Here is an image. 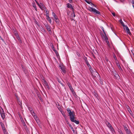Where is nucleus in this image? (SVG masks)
<instances>
[{
	"label": "nucleus",
	"mask_w": 134,
	"mask_h": 134,
	"mask_svg": "<svg viewBox=\"0 0 134 134\" xmlns=\"http://www.w3.org/2000/svg\"><path fill=\"white\" fill-rule=\"evenodd\" d=\"M33 116L34 117V118L35 119V120L37 122V123H38L39 122V121L38 119V118L37 117V116L36 115V114L35 113H34V114H33Z\"/></svg>",
	"instance_id": "obj_7"
},
{
	"label": "nucleus",
	"mask_w": 134,
	"mask_h": 134,
	"mask_svg": "<svg viewBox=\"0 0 134 134\" xmlns=\"http://www.w3.org/2000/svg\"><path fill=\"white\" fill-rule=\"evenodd\" d=\"M47 11H46V16L47 17V19L49 18H50L49 16V14L48 12H47Z\"/></svg>",
	"instance_id": "obj_30"
},
{
	"label": "nucleus",
	"mask_w": 134,
	"mask_h": 134,
	"mask_svg": "<svg viewBox=\"0 0 134 134\" xmlns=\"http://www.w3.org/2000/svg\"><path fill=\"white\" fill-rule=\"evenodd\" d=\"M39 7L41 9H42V8L43 7V5L42 3H40V4H39V5H38Z\"/></svg>",
	"instance_id": "obj_28"
},
{
	"label": "nucleus",
	"mask_w": 134,
	"mask_h": 134,
	"mask_svg": "<svg viewBox=\"0 0 134 134\" xmlns=\"http://www.w3.org/2000/svg\"><path fill=\"white\" fill-rule=\"evenodd\" d=\"M47 19V20L49 21V22L51 24V19H50V18H48Z\"/></svg>",
	"instance_id": "obj_35"
},
{
	"label": "nucleus",
	"mask_w": 134,
	"mask_h": 134,
	"mask_svg": "<svg viewBox=\"0 0 134 134\" xmlns=\"http://www.w3.org/2000/svg\"><path fill=\"white\" fill-rule=\"evenodd\" d=\"M84 59L85 60V62H86L87 61H88L87 57H84Z\"/></svg>",
	"instance_id": "obj_37"
},
{
	"label": "nucleus",
	"mask_w": 134,
	"mask_h": 134,
	"mask_svg": "<svg viewBox=\"0 0 134 134\" xmlns=\"http://www.w3.org/2000/svg\"><path fill=\"white\" fill-rule=\"evenodd\" d=\"M22 67L23 68V70L24 71V68L23 67V66H22Z\"/></svg>",
	"instance_id": "obj_53"
},
{
	"label": "nucleus",
	"mask_w": 134,
	"mask_h": 134,
	"mask_svg": "<svg viewBox=\"0 0 134 134\" xmlns=\"http://www.w3.org/2000/svg\"><path fill=\"white\" fill-rule=\"evenodd\" d=\"M53 50H55V49H54V48H53Z\"/></svg>",
	"instance_id": "obj_57"
},
{
	"label": "nucleus",
	"mask_w": 134,
	"mask_h": 134,
	"mask_svg": "<svg viewBox=\"0 0 134 134\" xmlns=\"http://www.w3.org/2000/svg\"><path fill=\"white\" fill-rule=\"evenodd\" d=\"M119 21L120 23L122 25V26H123V27H124L125 26V25H124V23L122 21L121 19Z\"/></svg>",
	"instance_id": "obj_24"
},
{
	"label": "nucleus",
	"mask_w": 134,
	"mask_h": 134,
	"mask_svg": "<svg viewBox=\"0 0 134 134\" xmlns=\"http://www.w3.org/2000/svg\"><path fill=\"white\" fill-rule=\"evenodd\" d=\"M16 37L17 39L19 41V42H21V43L22 42V41L21 40V39L19 35H17L16 36Z\"/></svg>",
	"instance_id": "obj_22"
},
{
	"label": "nucleus",
	"mask_w": 134,
	"mask_h": 134,
	"mask_svg": "<svg viewBox=\"0 0 134 134\" xmlns=\"http://www.w3.org/2000/svg\"><path fill=\"white\" fill-rule=\"evenodd\" d=\"M28 108L29 110H30L31 114L33 116V114L35 113L34 111H32V108L30 106L28 107Z\"/></svg>",
	"instance_id": "obj_11"
},
{
	"label": "nucleus",
	"mask_w": 134,
	"mask_h": 134,
	"mask_svg": "<svg viewBox=\"0 0 134 134\" xmlns=\"http://www.w3.org/2000/svg\"><path fill=\"white\" fill-rule=\"evenodd\" d=\"M52 15L54 17V18L55 20L57 19V18H58L57 16L53 12L52 13Z\"/></svg>",
	"instance_id": "obj_18"
},
{
	"label": "nucleus",
	"mask_w": 134,
	"mask_h": 134,
	"mask_svg": "<svg viewBox=\"0 0 134 134\" xmlns=\"http://www.w3.org/2000/svg\"><path fill=\"white\" fill-rule=\"evenodd\" d=\"M85 62H86L87 65L88 67H89V66H90V65L89 63H88V61H86Z\"/></svg>",
	"instance_id": "obj_33"
},
{
	"label": "nucleus",
	"mask_w": 134,
	"mask_h": 134,
	"mask_svg": "<svg viewBox=\"0 0 134 134\" xmlns=\"http://www.w3.org/2000/svg\"><path fill=\"white\" fill-rule=\"evenodd\" d=\"M75 14H74V16L75 17Z\"/></svg>",
	"instance_id": "obj_55"
},
{
	"label": "nucleus",
	"mask_w": 134,
	"mask_h": 134,
	"mask_svg": "<svg viewBox=\"0 0 134 134\" xmlns=\"http://www.w3.org/2000/svg\"><path fill=\"white\" fill-rule=\"evenodd\" d=\"M4 134H8V132L6 131L5 129L3 130Z\"/></svg>",
	"instance_id": "obj_29"
},
{
	"label": "nucleus",
	"mask_w": 134,
	"mask_h": 134,
	"mask_svg": "<svg viewBox=\"0 0 134 134\" xmlns=\"http://www.w3.org/2000/svg\"><path fill=\"white\" fill-rule=\"evenodd\" d=\"M113 57H114V59L116 60V59H117V58H116L115 56V54H114V55H113Z\"/></svg>",
	"instance_id": "obj_40"
},
{
	"label": "nucleus",
	"mask_w": 134,
	"mask_h": 134,
	"mask_svg": "<svg viewBox=\"0 0 134 134\" xmlns=\"http://www.w3.org/2000/svg\"><path fill=\"white\" fill-rule=\"evenodd\" d=\"M16 98H17V100L18 102L20 103H19V104H20V106H21L22 105L21 101L20 100V99H19V98H18V97H16Z\"/></svg>",
	"instance_id": "obj_20"
},
{
	"label": "nucleus",
	"mask_w": 134,
	"mask_h": 134,
	"mask_svg": "<svg viewBox=\"0 0 134 134\" xmlns=\"http://www.w3.org/2000/svg\"><path fill=\"white\" fill-rule=\"evenodd\" d=\"M35 2H36V0H35Z\"/></svg>",
	"instance_id": "obj_59"
},
{
	"label": "nucleus",
	"mask_w": 134,
	"mask_h": 134,
	"mask_svg": "<svg viewBox=\"0 0 134 134\" xmlns=\"http://www.w3.org/2000/svg\"><path fill=\"white\" fill-rule=\"evenodd\" d=\"M1 115V117L3 119H4L5 117V114L4 113H2L0 112Z\"/></svg>",
	"instance_id": "obj_21"
},
{
	"label": "nucleus",
	"mask_w": 134,
	"mask_h": 134,
	"mask_svg": "<svg viewBox=\"0 0 134 134\" xmlns=\"http://www.w3.org/2000/svg\"><path fill=\"white\" fill-rule=\"evenodd\" d=\"M123 134V133H122V134Z\"/></svg>",
	"instance_id": "obj_60"
},
{
	"label": "nucleus",
	"mask_w": 134,
	"mask_h": 134,
	"mask_svg": "<svg viewBox=\"0 0 134 134\" xmlns=\"http://www.w3.org/2000/svg\"><path fill=\"white\" fill-rule=\"evenodd\" d=\"M132 3L134 4V1H133L132 2Z\"/></svg>",
	"instance_id": "obj_52"
},
{
	"label": "nucleus",
	"mask_w": 134,
	"mask_h": 134,
	"mask_svg": "<svg viewBox=\"0 0 134 134\" xmlns=\"http://www.w3.org/2000/svg\"><path fill=\"white\" fill-rule=\"evenodd\" d=\"M101 36H102V38H103L104 40L105 41V42L107 43L108 46H110L109 43L108 41V38L107 37V36H104V35L103 34H102V35H101Z\"/></svg>",
	"instance_id": "obj_4"
},
{
	"label": "nucleus",
	"mask_w": 134,
	"mask_h": 134,
	"mask_svg": "<svg viewBox=\"0 0 134 134\" xmlns=\"http://www.w3.org/2000/svg\"><path fill=\"white\" fill-rule=\"evenodd\" d=\"M132 6H133V8H134V5H133Z\"/></svg>",
	"instance_id": "obj_54"
},
{
	"label": "nucleus",
	"mask_w": 134,
	"mask_h": 134,
	"mask_svg": "<svg viewBox=\"0 0 134 134\" xmlns=\"http://www.w3.org/2000/svg\"><path fill=\"white\" fill-rule=\"evenodd\" d=\"M130 130L129 129L127 128V127L126 128V129H125V131L126 132L127 131H129V130Z\"/></svg>",
	"instance_id": "obj_38"
},
{
	"label": "nucleus",
	"mask_w": 134,
	"mask_h": 134,
	"mask_svg": "<svg viewBox=\"0 0 134 134\" xmlns=\"http://www.w3.org/2000/svg\"><path fill=\"white\" fill-rule=\"evenodd\" d=\"M60 68L61 69L63 73L65 74L66 71L65 69V67L62 65H60L59 66Z\"/></svg>",
	"instance_id": "obj_5"
},
{
	"label": "nucleus",
	"mask_w": 134,
	"mask_h": 134,
	"mask_svg": "<svg viewBox=\"0 0 134 134\" xmlns=\"http://www.w3.org/2000/svg\"><path fill=\"white\" fill-rule=\"evenodd\" d=\"M15 35L16 36H16H17V35H18V34L17 33H15Z\"/></svg>",
	"instance_id": "obj_47"
},
{
	"label": "nucleus",
	"mask_w": 134,
	"mask_h": 134,
	"mask_svg": "<svg viewBox=\"0 0 134 134\" xmlns=\"http://www.w3.org/2000/svg\"><path fill=\"white\" fill-rule=\"evenodd\" d=\"M58 81L59 83H60L61 84H62V83H61V81L59 79H58Z\"/></svg>",
	"instance_id": "obj_43"
},
{
	"label": "nucleus",
	"mask_w": 134,
	"mask_h": 134,
	"mask_svg": "<svg viewBox=\"0 0 134 134\" xmlns=\"http://www.w3.org/2000/svg\"><path fill=\"white\" fill-rule=\"evenodd\" d=\"M113 71V74H114V73L116 72V71L115 70H114L113 71Z\"/></svg>",
	"instance_id": "obj_45"
},
{
	"label": "nucleus",
	"mask_w": 134,
	"mask_h": 134,
	"mask_svg": "<svg viewBox=\"0 0 134 134\" xmlns=\"http://www.w3.org/2000/svg\"><path fill=\"white\" fill-rule=\"evenodd\" d=\"M115 77L116 78H118V77H119V75L118 74H117V72L114 73L113 74Z\"/></svg>",
	"instance_id": "obj_25"
},
{
	"label": "nucleus",
	"mask_w": 134,
	"mask_h": 134,
	"mask_svg": "<svg viewBox=\"0 0 134 134\" xmlns=\"http://www.w3.org/2000/svg\"><path fill=\"white\" fill-rule=\"evenodd\" d=\"M100 27H101V29L103 31V33L104 35V36H106L107 35L106 34V33L104 30L103 27L102 26Z\"/></svg>",
	"instance_id": "obj_19"
},
{
	"label": "nucleus",
	"mask_w": 134,
	"mask_h": 134,
	"mask_svg": "<svg viewBox=\"0 0 134 134\" xmlns=\"http://www.w3.org/2000/svg\"><path fill=\"white\" fill-rule=\"evenodd\" d=\"M124 129H126V128L127 127L126 125H124Z\"/></svg>",
	"instance_id": "obj_48"
},
{
	"label": "nucleus",
	"mask_w": 134,
	"mask_h": 134,
	"mask_svg": "<svg viewBox=\"0 0 134 134\" xmlns=\"http://www.w3.org/2000/svg\"><path fill=\"white\" fill-rule=\"evenodd\" d=\"M67 7L68 8L71 9H73V8L71 4L69 3H68L67 4Z\"/></svg>",
	"instance_id": "obj_12"
},
{
	"label": "nucleus",
	"mask_w": 134,
	"mask_h": 134,
	"mask_svg": "<svg viewBox=\"0 0 134 134\" xmlns=\"http://www.w3.org/2000/svg\"><path fill=\"white\" fill-rule=\"evenodd\" d=\"M55 21L56 23L58 24H59L60 23V22L59 20L58 19V18H57V19H55Z\"/></svg>",
	"instance_id": "obj_27"
},
{
	"label": "nucleus",
	"mask_w": 134,
	"mask_h": 134,
	"mask_svg": "<svg viewBox=\"0 0 134 134\" xmlns=\"http://www.w3.org/2000/svg\"><path fill=\"white\" fill-rule=\"evenodd\" d=\"M66 121L67 123L69 125V122H68V121L67 120H66Z\"/></svg>",
	"instance_id": "obj_46"
},
{
	"label": "nucleus",
	"mask_w": 134,
	"mask_h": 134,
	"mask_svg": "<svg viewBox=\"0 0 134 134\" xmlns=\"http://www.w3.org/2000/svg\"><path fill=\"white\" fill-rule=\"evenodd\" d=\"M58 109L60 111V112H61L62 114V113H63L64 112L63 111H62V110H60V109H59V108H58Z\"/></svg>",
	"instance_id": "obj_42"
},
{
	"label": "nucleus",
	"mask_w": 134,
	"mask_h": 134,
	"mask_svg": "<svg viewBox=\"0 0 134 134\" xmlns=\"http://www.w3.org/2000/svg\"><path fill=\"white\" fill-rule=\"evenodd\" d=\"M90 71L92 75L93 76H95L96 75H97L98 74L97 72L96 71H94L92 70V69H90Z\"/></svg>",
	"instance_id": "obj_6"
},
{
	"label": "nucleus",
	"mask_w": 134,
	"mask_h": 134,
	"mask_svg": "<svg viewBox=\"0 0 134 134\" xmlns=\"http://www.w3.org/2000/svg\"><path fill=\"white\" fill-rule=\"evenodd\" d=\"M69 2L70 3H71L72 2V0H68Z\"/></svg>",
	"instance_id": "obj_44"
},
{
	"label": "nucleus",
	"mask_w": 134,
	"mask_h": 134,
	"mask_svg": "<svg viewBox=\"0 0 134 134\" xmlns=\"http://www.w3.org/2000/svg\"><path fill=\"white\" fill-rule=\"evenodd\" d=\"M107 134H110L109 133H108Z\"/></svg>",
	"instance_id": "obj_56"
},
{
	"label": "nucleus",
	"mask_w": 134,
	"mask_h": 134,
	"mask_svg": "<svg viewBox=\"0 0 134 134\" xmlns=\"http://www.w3.org/2000/svg\"><path fill=\"white\" fill-rule=\"evenodd\" d=\"M85 1L88 4H91V3H92L90 0H85Z\"/></svg>",
	"instance_id": "obj_26"
},
{
	"label": "nucleus",
	"mask_w": 134,
	"mask_h": 134,
	"mask_svg": "<svg viewBox=\"0 0 134 134\" xmlns=\"http://www.w3.org/2000/svg\"><path fill=\"white\" fill-rule=\"evenodd\" d=\"M91 5L92 6H93L95 7H96V5L93 4L92 3H91Z\"/></svg>",
	"instance_id": "obj_36"
},
{
	"label": "nucleus",
	"mask_w": 134,
	"mask_h": 134,
	"mask_svg": "<svg viewBox=\"0 0 134 134\" xmlns=\"http://www.w3.org/2000/svg\"><path fill=\"white\" fill-rule=\"evenodd\" d=\"M88 10L91 12H93L95 15L97 14H100V13L99 11L93 7H89Z\"/></svg>",
	"instance_id": "obj_2"
},
{
	"label": "nucleus",
	"mask_w": 134,
	"mask_h": 134,
	"mask_svg": "<svg viewBox=\"0 0 134 134\" xmlns=\"http://www.w3.org/2000/svg\"><path fill=\"white\" fill-rule=\"evenodd\" d=\"M107 61H108V59H107Z\"/></svg>",
	"instance_id": "obj_58"
},
{
	"label": "nucleus",
	"mask_w": 134,
	"mask_h": 134,
	"mask_svg": "<svg viewBox=\"0 0 134 134\" xmlns=\"http://www.w3.org/2000/svg\"><path fill=\"white\" fill-rule=\"evenodd\" d=\"M58 108H59V109H60V110H62V109H61V108H60V107H58Z\"/></svg>",
	"instance_id": "obj_51"
},
{
	"label": "nucleus",
	"mask_w": 134,
	"mask_h": 134,
	"mask_svg": "<svg viewBox=\"0 0 134 134\" xmlns=\"http://www.w3.org/2000/svg\"><path fill=\"white\" fill-rule=\"evenodd\" d=\"M126 132L127 134H132L131 132L130 131V130L129 131H127Z\"/></svg>",
	"instance_id": "obj_32"
},
{
	"label": "nucleus",
	"mask_w": 134,
	"mask_h": 134,
	"mask_svg": "<svg viewBox=\"0 0 134 134\" xmlns=\"http://www.w3.org/2000/svg\"><path fill=\"white\" fill-rule=\"evenodd\" d=\"M116 63L120 70V71H122V69L120 65L119 64V63H117L116 62Z\"/></svg>",
	"instance_id": "obj_15"
},
{
	"label": "nucleus",
	"mask_w": 134,
	"mask_h": 134,
	"mask_svg": "<svg viewBox=\"0 0 134 134\" xmlns=\"http://www.w3.org/2000/svg\"><path fill=\"white\" fill-rule=\"evenodd\" d=\"M45 26L47 31L50 33V32H51V27L47 24L45 25Z\"/></svg>",
	"instance_id": "obj_8"
},
{
	"label": "nucleus",
	"mask_w": 134,
	"mask_h": 134,
	"mask_svg": "<svg viewBox=\"0 0 134 134\" xmlns=\"http://www.w3.org/2000/svg\"><path fill=\"white\" fill-rule=\"evenodd\" d=\"M109 129L113 134H114L115 133V130L113 127L110 129Z\"/></svg>",
	"instance_id": "obj_13"
},
{
	"label": "nucleus",
	"mask_w": 134,
	"mask_h": 134,
	"mask_svg": "<svg viewBox=\"0 0 134 134\" xmlns=\"http://www.w3.org/2000/svg\"><path fill=\"white\" fill-rule=\"evenodd\" d=\"M118 131L120 134H121L123 133L122 131L120 129H118Z\"/></svg>",
	"instance_id": "obj_31"
},
{
	"label": "nucleus",
	"mask_w": 134,
	"mask_h": 134,
	"mask_svg": "<svg viewBox=\"0 0 134 134\" xmlns=\"http://www.w3.org/2000/svg\"><path fill=\"white\" fill-rule=\"evenodd\" d=\"M32 6L35 8V10L37 11V8H36V4L34 2L32 3Z\"/></svg>",
	"instance_id": "obj_23"
},
{
	"label": "nucleus",
	"mask_w": 134,
	"mask_h": 134,
	"mask_svg": "<svg viewBox=\"0 0 134 134\" xmlns=\"http://www.w3.org/2000/svg\"><path fill=\"white\" fill-rule=\"evenodd\" d=\"M68 85L70 89V90L73 93L74 92V90H73L72 87H71V86L70 85V84H68Z\"/></svg>",
	"instance_id": "obj_16"
},
{
	"label": "nucleus",
	"mask_w": 134,
	"mask_h": 134,
	"mask_svg": "<svg viewBox=\"0 0 134 134\" xmlns=\"http://www.w3.org/2000/svg\"><path fill=\"white\" fill-rule=\"evenodd\" d=\"M106 125L108 127L109 129L113 127L108 122L107 123H106Z\"/></svg>",
	"instance_id": "obj_14"
},
{
	"label": "nucleus",
	"mask_w": 134,
	"mask_h": 134,
	"mask_svg": "<svg viewBox=\"0 0 134 134\" xmlns=\"http://www.w3.org/2000/svg\"><path fill=\"white\" fill-rule=\"evenodd\" d=\"M53 50L55 52H57V51L56 50Z\"/></svg>",
	"instance_id": "obj_50"
},
{
	"label": "nucleus",
	"mask_w": 134,
	"mask_h": 134,
	"mask_svg": "<svg viewBox=\"0 0 134 134\" xmlns=\"http://www.w3.org/2000/svg\"><path fill=\"white\" fill-rule=\"evenodd\" d=\"M67 111L69 114V116L71 121L73 122H74L76 124H78L79 123V122L78 121L76 120L75 119V115L74 111H71L70 109L69 108H67Z\"/></svg>",
	"instance_id": "obj_1"
},
{
	"label": "nucleus",
	"mask_w": 134,
	"mask_h": 134,
	"mask_svg": "<svg viewBox=\"0 0 134 134\" xmlns=\"http://www.w3.org/2000/svg\"><path fill=\"white\" fill-rule=\"evenodd\" d=\"M69 126L71 128V129L72 130V131H73V132L75 134H77V132L75 131L73 128L72 126L70 124H69Z\"/></svg>",
	"instance_id": "obj_10"
},
{
	"label": "nucleus",
	"mask_w": 134,
	"mask_h": 134,
	"mask_svg": "<svg viewBox=\"0 0 134 134\" xmlns=\"http://www.w3.org/2000/svg\"><path fill=\"white\" fill-rule=\"evenodd\" d=\"M125 27L126 31L127 32V33L129 34H131V33L130 32V30L129 29L128 27L126 25L125 26Z\"/></svg>",
	"instance_id": "obj_9"
},
{
	"label": "nucleus",
	"mask_w": 134,
	"mask_h": 134,
	"mask_svg": "<svg viewBox=\"0 0 134 134\" xmlns=\"http://www.w3.org/2000/svg\"><path fill=\"white\" fill-rule=\"evenodd\" d=\"M42 81L44 86L47 87L48 89H49V87L47 81L45 80L43 77L42 78Z\"/></svg>",
	"instance_id": "obj_3"
},
{
	"label": "nucleus",
	"mask_w": 134,
	"mask_h": 134,
	"mask_svg": "<svg viewBox=\"0 0 134 134\" xmlns=\"http://www.w3.org/2000/svg\"><path fill=\"white\" fill-rule=\"evenodd\" d=\"M36 2L37 3L38 5H39V3H38V2L37 1H36Z\"/></svg>",
	"instance_id": "obj_49"
},
{
	"label": "nucleus",
	"mask_w": 134,
	"mask_h": 134,
	"mask_svg": "<svg viewBox=\"0 0 134 134\" xmlns=\"http://www.w3.org/2000/svg\"><path fill=\"white\" fill-rule=\"evenodd\" d=\"M111 14L113 15V16H115V13L114 12H111Z\"/></svg>",
	"instance_id": "obj_41"
},
{
	"label": "nucleus",
	"mask_w": 134,
	"mask_h": 134,
	"mask_svg": "<svg viewBox=\"0 0 134 134\" xmlns=\"http://www.w3.org/2000/svg\"><path fill=\"white\" fill-rule=\"evenodd\" d=\"M62 114L64 116L65 118L66 119V115L64 113V112H63V113H62Z\"/></svg>",
	"instance_id": "obj_34"
},
{
	"label": "nucleus",
	"mask_w": 134,
	"mask_h": 134,
	"mask_svg": "<svg viewBox=\"0 0 134 134\" xmlns=\"http://www.w3.org/2000/svg\"><path fill=\"white\" fill-rule=\"evenodd\" d=\"M0 124L3 130L5 129L4 124L2 122H0Z\"/></svg>",
	"instance_id": "obj_17"
},
{
	"label": "nucleus",
	"mask_w": 134,
	"mask_h": 134,
	"mask_svg": "<svg viewBox=\"0 0 134 134\" xmlns=\"http://www.w3.org/2000/svg\"><path fill=\"white\" fill-rule=\"evenodd\" d=\"M130 130L129 129L127 128V127L126 128V129H125V131L126 132L127 131H129V130Z\"/></svg>",
	"instance_id": "obj_39"
}]
</instances>
